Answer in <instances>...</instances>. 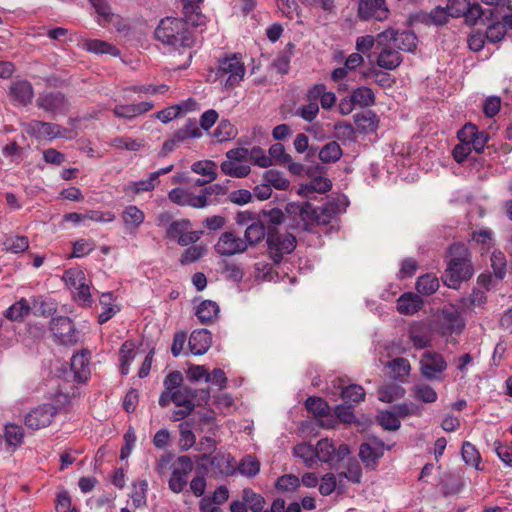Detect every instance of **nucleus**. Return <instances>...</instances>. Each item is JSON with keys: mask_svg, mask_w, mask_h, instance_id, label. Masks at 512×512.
<instances>
[{"mask_svg": "<svg viewBox=\"0 0 512 512\" xmlns=\"http://www.w3.org/2000/svg\"><path fill=\"white\" fill-rule=\"evenodd\" d=\"M344 211L335 202H328L321 207H314L309 202L288 203L286 212L298 217L303 222V230H311L313 225H326L340 212Z\"/></svg>", "mask_w": 512, "mask_h": 512, "instance_id": "obj_1", "label": "nucleus"}, {"mask_svg": "<svg viewBox=\"0 0 512 512\" xmlns=\"http://www.w3.org/2000/svg\"><path fill=\"white\" fill-rule=\"evenodd\" d=\"M155 37L174 50L191 48L194 44V37L189 25L181 18L162 19L155 29Z\"/></svg>", "mask_w": 512, "mask_h": 512, "instance_id": "obj_2", "label": "nucleus"}, {"mask_svg": "<svg viewBox=\"0 0 512 512\" xmlns=\"http://www.w3.org/2000/svg\"><path fill=\"white\" fill-rule=\"evenodd\" d=\"M449 257L450 260L442 278L449 288L457 289L461 282L472 277L473 266L469 258V251L462 243L450 246Z\"/></svg>", "mask_w": 512, "mask_h": 512, "instance_id": "obj_3", "label": "nucleus"}, {"mask_svg": "<svg viewBox=\"0 0 512 512\" xmlns=\"http://www.w3.org/2000/svg\"><path fill=\"white\" fill-rule=\"evenodd\" d=\"M245 66L237 55L225 57L219 61L216 76L225 81L227 87H236L243 80Z\"/></svg>", "mask_w": 512, "mask_h": 512, "instance_id": "obj_4", "label": "nucleus"}, {"mask_svg": "<svg viewBox=\"0 0 512 512\" xmlns=\"http://www.w3.org/2000/svg\"><path fill=\"white\" fill-rule=\"evenodd\" d=\"M226 160L220 165L222 172L231 177H246L251 169L245 162L248 160V149L235 148L226 153Z\"/></svg>", "mask_w": 512, "mask_h": 512, "instance_id": "obj_5", "label": "nucleus"}, {"mask_svg": "<svg viewBox=\"0 0 512 512\" xmlns=\"http://www.w3.org/2000/svg\"><path fill=\"white\" fill-rule=\"evenodd\" d=\"M448 364L442 354L425 351L420 359V372L428 380H442Z\"/></svg>", "mask_w": 512, "mask_h": 512, "instance_id": "obj_6", "label": "nucleus"}, {"mask_svg": "<svg viewBox=\"0 0 512 512\" xmlns=\"http://www.w3.org/2000/svg\"><path fill=\"white\" fill-rule=\"evenodd\" d=\"M50 330L60 344L73 346L79 341V331L69 317L58 316L52 318Z\"/></svg>", "mask_w": 512, "mask_h": 512, "instance_id": "obj_7", "label": "nucleus"}, {"mask_svg": "<svg viewBox=\"0 0 512 512\" xmlns=\"http://www.w3.org/2000/svg\"><path fill=\"white\" fill-rule=\"evenodd\" d=\"M268 249L271 258L275 263H280L285 254H290L296 248V238L294 235L284 233H269L267 237Z\"/></svg>", "mask_w": 512, "mask_h": 512, "instance_id": "obj_8", "label": "nucleus"}, {"mask_svg": "<svg viewBox=\"0 0 512 512\" xmlns=\"http://www.w3.org/2000/svg\"><path fill=\"white\" fill-rule=\"evenodd\" d=\"M168 481L169 489L174 493H181L188 483V475L193 470V462L187 455L179 456Z\"/></svg>", "mask_w": 512, "mask_h": 512, "instance_id": "obj_9", "label": "nucleus"}, {"mask_svg": "<svg viewBox=\"0 0 512 512\" xmlns=\"http://www.w3.org/2000/svg\"><path fill=\"white\" fill-rule=\"evenodd\" d=\"M385 444L376 437H370L360 445L359 457L366 468L374 470L384 455Z\"/></svg>", "mask_w": 512, "mask_h": 512, "instance_id": "obj_10", "label": "nucleus"}, {"mask_svg": "<svg viewBox=\"0 0 512 512\" xmlns=\"http://www.w3.org/2000/svg\"><path fill=\"white\" fill-rule=\"evenodd\" d=\"M465 327L461 312L453 305L444 306L440 317V332L442 335L459 334Z\"/></svg>", "mask_w": 512, "mask_h": 512, "instance_id": "obj_11", "label": "nucleus"}, {"mask_svg": "<svg viewBox=\"0 0 512 512\" xmlns=\"http://www.w3.org/2000/svg\"><path fill=\"white\" fill-rule=\"evenodd\" d=\"M383 39L389 40L395 48L405 52H414L417 47V36L410 30L399 32L388 29L378 35L379 44Z\"/></svg>", "mask_w": 512, "mask_h": 512, "instance_id": "obj_12", "label": "nucleus"}, {"mask_svg": "<svg viewBox=\"0 0 512 512\" xmlns=\"http://www.w3.org/2000/svg\"><path fill=\"white\" fill-rule=\"evenodd\" d=\"M215 251L222 256H233L247 250V243L233 232H223L214 246Z\"/></svg>", "mask_w": 512, "mask_h": 512, "instance_id": "obj_13", "label": "nucleus"}, {"mask_svg": "<svg viewBox=\"0 0 512 512\" xmlns=\"http://www.w3.org/2000/svg\"><path fill=\"white\" fill-rule=\"evenodd\" d=\"M168 198L171 202L179 206H189L197 209L204 208L212 204V201L206 199L205 195H202V193L196 195L191 190L179 187L170 190Z\"/></svg>", "mask_w": 512, "mask_h": 512, "instance_id": "obj_14", "label": "nucleus"}, {"mask_svg": "<svg viewBox=\"0 0 512 512\" xmlns=\"http://www.w3.org/2000/svg\"><path fill=\"white\" fill-rule=\"evenodd\" d=\"M56 412V408L51 404L37 406L25 416V425L32 430L47 427L52 422Z\"/></svg>", "mask_w": 512, "mask_h": 512, "instance_id": "obj_15", "label": "nucleus"}, {"mask_svg": "<svg viewBox=\"0 0 512 512\" xmlns=\"http://www.w3.org/2000/svg\"><path fill=\"white\" fill-rule=\"evenodd\" d=\"M389 9L385 0H360L358 16L361 20L375 19L383 21L388 18Z\"/></svg>", "mask_w": 512, "mask_h": 512, "instance_id": "obj_16", "label": "nucleus"}, {"mask_svg": "<svg viewBox=\"0 0 512 512\" xmlns=\"http://www.w3.org/2000/svg\"><path fill=\"white\" fill-rule=\"evenodd\" d=\"M36 105L52 115L65 114L68 111L67 99L60 92L40 94L36 99Z\"/></svg>", "mask_w": 512, "mask_h": 512, "instance_id": "obj_17", "label": "nucleus"}, {"mask_svg": "<svg viewBox=\"0 0 512 512\" xmlns=\"http://www.w3.org/2000/svg\"><path fill=\"white\" fill-rule=\"evenodd\" d=\"M9 96L16 106H27L34 98V88L26 79L17 78L9 86Z\"/></svg>", "mask_w": 512, "mask_h": 512, "instance_id": "obj_18", "label": "nucleus"}, {"mask_svg": "<svg viewBox=\"0 0 512 512\" xmlns=\"http://www.w3.org/2000/svg\"><path fill=\"white\" fill-rule=\"evenodd\" d=\"M25 131L38 140H51L62 136L59 125L39 120H32L26 124Z\"/></svg>", "mask_w": 512, "mask_h": 512, "instance_id": "obj_19", "label": "nucleus"}, {"mask_svg": "<svg viewBox=\"0 0 512 512\" xmlns=\"http://www.w3.org/2000/svg\"><path fill=\"white\" fill-rule=\"evenodd\" d=\"M153 103L150 101H143L137 104H119L113 108V114L117 118L132 120L153 108Z\"/></svg>", "mask_w": 512, "mask_h": 512, "instance_id": "obj_20", "label": "nucleus"}, {"mask_svg": "<svg viewBox=\"0 0 512 512\" xmlns=\"http://www.w3.org/2000/svg\"><path fill=\"white\" fill-rule=\"evenodd\" d=\"M212 343L211 333L207 329L194 330L189 338V348L194 355H203Z\"/></svg>", "mask_w": 512, "mask_h": 512, "instance_id": "obj_21", "label": "nucleus"}, {"mask_svg": "<svg viewBox=\"0 0 512 512\" xmlns=\"http://www.w3.org/2000/svg\"><path fill=\"white\" fill-rule=\"evenodd\" d=\"M422 306V299L412 292L402 294L397 300V310L404 315H412L418 312Z\"/></svg>", "mask_w": 512, "mask_h": 512, "instance_id": "obj_22", "label": "nucleus"}, {"mask_svg": "<svg viewBox=\"0 0 512 512\" xmlns=\"http://www.w3.org/2000/svg\"><path fill=\"white\" fill-rule=\"evenodd\" d=\"M376 63L380 68L394 70L402 63V57L396 49L386 45L378 54Z\"/></svg>", "mask_w": 512, "mask_h": 512, "instance_id": "obj_23", "label": "nucleus"}, {"mask_svg": "<svg viewBox=\"0 0 512 512\" xmlns=\"http://www.w3.org/2000/svg\"><path fill=\"white\" fill-rule=\"evenodd\" d=\"M408 336L413 346L417 349H424L431 346L430 333L428 329L420 323H414L410 326Z\"/></svg>", "mask_w": 512, "mask_h": 512, "instance_id": "obj_24", "label": "nucleus"}, {"mask_svg": "<svg viewBox=\"0 0 512 512\" xmlns=\"http://www.w3.org/2000/svg\"><path fill=\"white\" fill-rule=\"evenodd\" d=\"M332 187L331 181L326 177H316L312 179L308 184L301 185L298 190V193L304 197H311V195L316 193H326Z\"/></svg>", "mask_w": 512, "mask_h": 512, "instance_id": "obj_25", "label": "nucleus"}, {"mask_svg": "<svg viewBox=\"0 0 512 512\" xmlns=\"http://www.w3.org/2000/svg\"><path fill=\"white\" fill-rule=\"evenodd\" d=\"M122 220L127 230H135L144 222L145 214L137 206L129 205L122 212Z\"/></svg>", "mask_w": 512, "mask_h": 512, "instance_id": "obj_26", "label": "nucleus"}, {"mask_svg": "<svg viewBox=\"0 0 512 512\" xmlns=\"http://www.w3.org/2000/svg\"><path fill=\"white\" fill-rule=\"evenodd\" d=\"M100 305L102 307V312L98 315V322L100 324L108 322L120 311V307L114 303L112 294L110 292L103 293L101 295Z\"/></svg>", "mask_w": 512, "mask_h": 512, "instance_id": "obj_27", "label": "nucleus"}, {"mask_svg": "<svg viewBox=\"0 0 512 512\" xmlns=\"http://www.w3.org/2000/svg\"><path fill=\"white\" fill-rule=\"evenodd\" d=\"M219 306L211 300L202 301L196 308V316L202 324H209L218 316Z\"/></svg>", "mask_w": 512, "mask_h": 512, "instance_id": "obj_28", "label": "nucleus"}, {"mask_svg": "<svg viewBox=\"0 0 512 512\" xmlns=\"http://www.w3.org/2000/svg\"><path fill=\"white\" fill-rule=\"evenodd\" d=\"M266 235V229L264 224L259 220H252L245 229L244 241L247 243V247L254 246L264 239Z\"/></svg>", "mask_w": 512, "mask_h": 512, "instance_id": "obj_29", "label": "nucleus"}, {"mask_svg": "<svg viewBox=\"0 0 512 512\" xmlns=\"http://www.w3.org/2000/svg\"><path fill=\"white\" fill-rule=\"evenodd\" d=\"M71 370L79 381H86L89 370V361L86 353H77L71 358Z\"/></svg>", "mask_w": 512, "mask_h": 512, "instance_id": "obj_30", "label": "nucleus"}, {"mask_svg": "<svg viewBox=\"0 0 512 512\" xmlns=\"http://www.w3.org/2000/svg\"><path fill=\"white\" fill-rule=\"evenodd\" d=\"M294 44L288 43L284 51H281L272 62V67L277 73L285 75L289 72L290 62L293 55Z\"/></svg>", "mask_w": 512, "mask_h": 512, "instance_id": "obj_31", "label": "nucleus"}, {"mask_svg": "<svg viewBox=\"0 0 512 512\" xmlns=\"http://www.w3.org/2000/svg\"><path fill=\"white\" fill-rule=\"evenodd\" d=\"M343 152L341 146L336 141H331L325 144L319 151V159L325 163H335L340 160Z\"/></svg>", "mask_w": 512, "mask_h": 512, "instance_id": "obj_32", "label": "nucleus"}, {"mask_svg": "<svg viewBox=\"0 0 512 512\" xmlns=\"http://www.w3.org/2000/svg\"><path fill=\"white\" fill-rule=\"evenodd\" d=\"M350 95L352 96V101L359 107H370L375 104V94L369 87H358Z\"/></svg>", "mask_w": 512, "mask_h": 512, "instance_id": "obj_33", "label": "nucleus"}, {"mask_svg": "<svg viewBox=\"0 0 512 512\" xmlns=\"http://www.w3.org/2000/svg\"><path fill=\"white\" fill-rule=\"evenodd\" d=\"M173 403L177 407L195 408L194 389L183 386L173 391Z\"/></svg>", "mask_w": 512, "mask_h": 512, "instance_id": "obj_34", "label": "nucleus"}, {"mask_svg": "<svg viewBox=\"0 0 512 512\" xmlns=\"http://www.w3.org/2000/svg\"><path fill=\"white\" fill-rule=\"evenodd\" d=\"M157 180L153 179L152 173H150L149 177L147 179L139 180V181H133L127 183L123 191L126 194H140L143 192H150L155 188Z\"/></svg>", "mask_w": 512, "mask_h": 512, "instance_id": "obj_35", "label": "nucleus"}, {"mask_svg": "<svg viewBox=\"0 0 512 512\" xmlns=\"http://www.w3.org/2000/svg\"><path fill=\"white\" fill-rule=\"evenodd\" d=\"M294 455L302 459L307 468L317 464L315 447L308 443H300L294 447Z\"/></svg>", "mask_w": 512, "mask_h": 512, "instance_id": "obj_36", "label": "nucleus"}, {"mask_svg": "<svg viewBox=\"0 0 512 512\" xmlns=\"http://www.w3.org/2000/svg\"><path fill=\"white\" fill-rule=\"evenodd\" d=\"M84 47L87 51L93 52L96 54H109L112 56H118L119 50L113 46L112 44L99 40V39H90L84 43Z\"/></svg>", "mask_w": 512, "mask_h": 512, "instance_id": "obj_37", "label": "nucleus"}, {"mask_svg": "<svg viewBox=\"0 0 512 512\" xmlns=\"http://www.w3.org/2000/svg\"><path fill=\"white\" fill-rule=\"evenodd\" d=\"M343 488V483H339L338 474L335 475L333 473H327L322 476L319 484V492L323 496H328L336 490L342 491Z\"/></svg>", "mask_w": 512, "mask_h": 512, "instance_id": "obj_38", "label": "nucleus"}, {"mask_svg": "<svg viewBox=\"0 0 512 512\" xmlns=\"http://www.w3.org/2000/svg\"><path fill=\"white\" fill-rule=\"evenodd\" d=\"M135 358V345L133 342L125 341L119 351V360L121 373L127 375L129 373L130 364Z\"/></svg>", "mask_w": 512, "mask_h": 512, "instance_id": "obj_39", "label": "nucleus"}, {"mask_svg": "<svg viewBox=\"0 0 512 512\" xmlns=\"http://www.w3.org/2000/svg\"><path fill=\"white\" fill-rule=\"evenodd\" d=\"M148 482L139 480L133 483V491L131 494L132 505L135 509L145 507L147 505Z\"/></svg>", "mask_w": 512, "mask_h": 512, "instance_id": "obj_40", "label": "nucleus"}, {"mask_svg": "<svg viewBox=\"0 0 512 512\" xmlns=\"http://www.w3.org/2000/svg\"><path fill=\"white\" fill-rule=\"evenodd\" d=\"M4 437L7 445L17 448L23 442V428L17 424H6L4 429Z\"/></svg>", "mask_w": 512, "mask_h": 512, "instance_id": "obj_41", "label": "nucleus"}, {"mask_svg": "<svg viewBox=\"0 0 512 512\" xmlns=\"http://www.w3.org/2000/svg\"><path fill=\"white\" fill-rule=\"evenodd\" d=\"M174 134L176 135V139L183 143L188 139L200 138L202 136V131L195 120L189 119L186 124L182 128L178 129Z\"/></svg>", "mask_w": 512, "mask_h": 512, "instance_id": "obj_42", "label": "nucleus"}, {"mask_svg": "<svg viewBox=\"0 0 512 512\" xmlns=\"http://www.w3.org/2000/svg\"><path fill=\"white\" fill-rule=\"evenodd\" d=\"M263 180L267 182L271 188L273 187L278 190H286L290 185L289 180L284 177L283 173L274 169L265 171Z\"/></svg>", "mask_w": 512, "mask_h": 512, "instance_id": "obj_43", "label": "nucleus"}, {"mask_svg": "<svg viewBox=\"0 0 512 512\" xmlns=\"http://www.w3.org/2000/svg\"><path fill=\"white\" fill-rule=\"evenodd\" d=\"M216 169V163L211 160L197 161L191 166L193 172L202 175L204 178H207L208 181H214L217 178Z\"/></svg>", "mask_w": 512, "mask_h": 512, "instance_id": "obj_44", "label": "nucleus"}, {"mask_svg": "<svg viewBox=\"0 0 512 512\" xmlns=\"http://www.w3.org/2000/svg\"><path fill=\"white\" fill-rule=\"evenodd\" d=\"M201 460L210 462L211 466L217 469L220 473H227L231 466L230 455L218 453L214 456L203 453Z\"/></svg>", "mask_w": 512, "mask_h": 512, "instance_id": "obj_45", "label": "nucleus"}, {"mask_svg": "<svg viewBox=\"0 0 512 512\" xmlns=\"http://www.w3.org/2000/svg\"><path fill=\"white\" fill-rule=\"evenodd\" d=\"M110 146L120 150L138 151L144 144L140 139H133L127 136L115 137L110 141Z\"/></svg>", "mask_w": 512, "mask_h": 512, "instance_id": "obj_46", "label": "nucleus"}, {"mask_svg": "<svg viewBox=\"0 0 512 512\" xmlns=\"http://www.w3.org/2000/svg\"><path fill=\"white\" fill-rule=\"evenodd\" d=\"M315 452L317 463H328L334 459L335 446L328 439H321L315 447Z\"/></svg>", "mask_w": 512, "mask_h": 512, "instance_id": "obj_47", "label": "nucleus"}, {"mask_svg": "<svg viewBox=\"0 0 512 512\" xmlns=\"http://www.w3.org/2000/svg\"><path fill=\"white\" fill-rule=\"evenodd\" d=\"M439 288V281L435 276L426 274L420 276L416 282V290L423 295H431Z\"/></svg>", "mask_w": 512, "mask_h": 512, "instance_id": "obj_48", "label": "nucleus"}, {"mask_svg": "<svg viewBox=\"0 0 512 512\" xmlns=\"http://www.w3.org/2000/svg\"><path fill=\"white\" fill-rule=\"evenodd\" d=\"M30 310L31 306L29 302L26 299L22 298L13 305H11L7 309L5 315L8 319L16 321L27 316Z\"/></svg>", "mask_w": 512, "mask_h": 512, "instance_id": "obj_49", "label": "nucleus"}, {"mask_svg": "<svg viewBox=\"0 0 512 512\" xmlns=\"http://www.w3.org/2000/svg\"><path fill=\"white\" fill-rule=\"evenodd\" d=\"M377 421L385 430L395 431L401 425L400 420L391 408L381 411L377 416Z\"/></svg>", "mask_w": 512, "mask_h": 512, "instance_id": "obj_50", "label": "nucleus"}, {"mask_svg": "<svg viewBox=\"0 0 512 512\" xmlns=\"http://www.w3.org/2000/svg\"><path fill=\"white\" fill-rule=\"evenodd\" d=\"M403 395L404 389L397 384L381 387L378 393L379 400L386 403H391L396 399L401 398Z\"/></svg>", "mask_w": 512, "mask_h": 512, "instance_id": "obj_51", "label": "nucleus"}, {"mask_svg": "<svg viewBox=\"0 0 512 512\" xmlns=\"http://www.w3.org/2000/svg\"><path fill=\"white\" fill-rule=\"evenodd\" d=\"M341 396L346 403H358L365 398V390L357 384L349 385L342 389Z\"/></svg>", "mask_w": 512, "mask_h": 512, "instance_id": "obj_52", "label": "nucleus"}, {"mask_svg": "<svg viewBox=\"0 0 512 512\" xmlns=\"http://www.w3.org/2000/svg\"><path fill=\"white\" fill-rule=\"evenodd\" d=\"M4 249L12 253L24 252L29 247V241L26 236L8 237L3 242Z\"/></svg>", "mask_w": 512, "mask_h": 512, "instance_id": "obj_53", "label": "nucleus"}, {"mask_svg": "<svg viewBox=\"0 0 512 512\" xmlns=\"http://www.w3.org/2000/svg\"><path fill=\"white\" fill-rule=\"evenodd\" d=\"M191 228V222L188 219H180L172 221L167 230V237L178 241L179 237L182 236L188 229Z\"/></svg>", "mask_w": 512, "mask_h": 512, "instance_id": "obj_54", "label": "nucleus"}, {"mask_svg": "<svg viewBox=\"0 0 512 512\" xmlns=\"http://www.w3.org/2000/svg\"><path fill=\"white\" fill-rule=\"evenodd\" d=\"M493 446L499 459L512 468V440L510 442L495 441Z\"/></svg>", "mask_w": 512, "mask_h": 512, "instance_id": "obj_55", "label": "nucleus"}, {"mask_svg": "<svg viewBox=\"0 0 512 512\" xmlns=\"http://www.w3.org/2000/svg\"><path fill=\"white\" fill-rule=\"evenodd\" d=\"M242 499L253 512H260L264 507V498L256 494L252 489H244Z\"/></svg>", "mask_w": 512, "mask_h": 512, "instance_id": "obj_56", "label": "nucleus"}, {"mask_svg": "<svg viewBox=\"0 0 512 512\" xmlns=\"http://www.w3.org/2000/svg\"><path fill=\"white\" fill-rule=\"evenodd\" d=\"M339 483H343V479H347L353 483H360L362 478V469L357 461L348 463L347 472L338 473Z\"/></svg>", "mask_w": 512, "mask_h": 512, "instance_id": "obj_57", "label": "nucleus"}, {"mask_svg": "<svg viewBox=\"0 0 512 512\" xmlns=\"http://www.w3.org/2000/svg\"><path fill=\"white\" fill-rule=\"evenodd\" d=\"M387 366L391 369L395 378L408 376L411 370L409 361L403 357L393 359Z\"/></svg>", "mask_w": 512, "mask_h": 512, "instance_id": "obj_58", "label": "nucleus"}, {"mask_svg": "<svg viewBox=\"0 0 512 512\" xmlns=\"http://www.w3.org/2000/svg\"><path fill=\"white\" fill-rule=\"evenodd\" d=\"M413 393L416 398L425 403H433L437 400L436 391L428 384L420 383L413 387Z\"/></svg>", "mask_w": 512, "mask_h": 512, "instance_id": "obj_59", "label": "nucleus"}, {"mask_svg": "<svg viewBox=\"0 0 512 512\" xmlns=\"http://www.w3.org/2000/svg\"><path fill=\"white\" fill-rule=\"evenodd\" d=\"M462 458L467 465L477 467L480 463L481 457L478 450L473 444L465 441L462 445Z\"/></svg>", "mask_w": 512, "mask_h": 512, "instance_id": "obj_60", "label": "nucleus"}, {"mask_svg": "<svg viewBox=\"0 0 512 512\" xmlns=\"http://www.w3.org/2000/svg\"><path fill=\"white\" fill-rule=\"evenodd\" d=\"M305 407L315 416H324L328 413L329 409L327 402L320 397H308Z\"/></svg>", "mask_w": 512, "mask_h": 512, "instance_id": "obj_61", "label": "nucleus"}, {"mask_svg": "<svg viewBox=\"0 0 512 512\" xmlns=\"http://www.w3.org/2000/svg\"><path fill=\"white\" fill-rule=\"evenodd\" d=\"M491 266L498 279H503L506 275L507 262L505 255L501 251H494L491 255Z\"/></svg>", "mask_w": 512, "mask_h": 512, "instance_id": "obj_62", "label": "nucleus"}, {"mask_svg": "<svg viewBox=\"0 0 512 512\" xmlns=\"http://www.w3.org/2000/svg\"><path fill=\"white\" fill-rule=\"evenodd\" d=\"M206 252L202 245H194L187 248L181 255L180 262L183 265L191 264L198 261Z\"/></svg>", "mask_w": 512, "mask_h": 512, "instance_id": "obj_63", "label": "nucleus"}, {"mask_svg": "<svg viewBox=\"0 0 512 512\" xmlns=\"http://www.w3.org/2000/svg\"><path fill=\"white\" fill-rule=\"evenodd\" d=\"M300 486V480L297 476L286 474L277 479L276 487L282 492L295 491Z\"/></svg>", "mask_w": 512, "mask_h": 512, "instance_id": "obj_64", "label": "nucleus"}]
</instances>
